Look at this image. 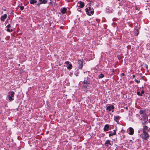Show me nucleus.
<instances>
[{
	"label": "nucleus",
	"mask_w": 150,
	"mask_h": 150,
	"mask_svg": "<svg viewBox=\"0 0 150 150\" xmlns=\"http://www.w3.org/2000/svg\"><path fill=\"white\" fill-rule=\"evenodd\" d=\"M136 30L137 31V35H138V34H139V30H138V29H136Z\"/></svg>",
	"instance_id": "32"
},
{
	"label": "nucleus",
	"mask_w": 150,
	"mask_h": 150,
	"mask_svg": "<svg viewBox=\"0 0 150 150\" xmlns=\"http://www.w3.org/2000/svg\"><path fill=\"white\" fill-rule=\"evenodd\" d=\"M98 77L99 79H101L104 77V75L102 73L99 74Z\"/></svg>",
	"instance_id": "19"
},
{
	"label": "nucleus",
	"mask_w": 150,
	"mask_h": 150,
	"mask_svg": "<svg viewBox=\"0 0 150 150\" xmlns=\"http://www.w3.org/2000/svg\"><path fill=\"white\" fill-rule=\"evenodd\" d=\"M41 4H42L40 2H39V3H38L36 5L37 6H40Z\"/></svg>",
	"instance_id": "31"
},
{
	"label": "nucleus",
	"mask_w": 150,
	"mask_h": 150,
	"mask_svg": "<svg viewBox=\"0 0 150 150\" xmlns=\"http://www.w3.org/2000/svg\"><path fill=\"white\" fill-rule=\"evenodd\" d=\"M83 60H79L78 61L77 63L79 64V68L82 69L83 67Z\"/></svg>",
	"instance_id": "6"
},
{
	"label": "nucleus",
	"mask_w": 150,
	"mask_h": 150,
	"mask_svg": "<svg viewBox=\"0 0 150 150\" xmlns=\"http://www.w3.org/2000/svg\"><path fill=\"white\" fill-rule=\"evenodd\" d=\"M11 93V94L10 95L11 96V97H14V95L15 94V93L14 91H12V92H11V91H10L9 93Z\"/></svg>",
	"instance_id": "21"
},
{
	"label": "nucleus",
	"mask_w": 150,
	"mask_h": 150,
	"mask_svg": "<svg viewBox=\"0 0 150 150\" xmlns=\"http://www.w3.org/2000/svg\"><path fill=\"white\" fill-rule=\"evenodd\" d=\"M110 132H106V133H110Z\"/></svg>",
	"instance_id": "38"
},
{
	"label": "nucleus",
	"mask_w": 150,
	"mask_h": 150,
	"mask_svg": "<svg viewBox=\"0 0 150 150\" xmlns=\"http://www.w3.org/2000/svg\"><path fill=\"white\" fill-rule=\"evenodd\" d=\"M137 94L138 96H142V94H141L140 92L139 91H137Z\"/></svg>",
	"instance_id": "23"
},
{
	"label": "nucleus",
	"mask_w": 150,
	"mask_h": 150,
	"mask_svg": "<svg viewBox=\"0 0 150 150\" xmlns=\"http://www.w3.org/2000/svg\"><path fill=\"white\" fill-rule=\"evenodd\" d=\"M117 0V1H120V0Z\"/></svg>",
	"instance_id": "39"
},
{
	"label": "nucleus",
	"mask_w": 150,
	"mask_h": 150,
	"mask_svg": "<svg viewBox=\"0 0 150 150\" xmlns=\"http://www.w3.org/2000/svg\"><path fill=\"white\" fill-rule=\"evenodd\" d=\"M140 114H144V111L142 110H140Z\"/></svg>",
	"instance_id": "26"
},
{
	"label": "nucleus",
	"mask_w": 150,
	"mask_h": 150,
	"mask_svg": "<svg viewBox=\"0 0 150 150\" xmlns=\"http://www.w3.org/2000/svg\"><path fill=\"white\" fill-rule=\"evenodd\" d=\"M64 64H65L64 66L67 67L68 69H71L72 68V65L69 62L66 61L65 62Z\"/></svg>",
	"instance_id": "4"
},
{
	"label": "nucleus",
	"mask_w": 150,
	"mask_h": 150,
	"mask_svg": "<svg viewBox=\"0 0 150 150\" xmlns=\"http://www.w3.org/2000/svg\"><path fill=\"white\" fill-rule=\"evenodd\" d=\"M106 107V110H108L109 111H111L112 109L114 110L115 108L113 105H107Z\"/></svg>",
	"instance_id": "8"
},
{
	"label": "nucleus",
	"mask_w": 150,
	"mask_h": 150,
	"mask_svg": "<svg viewBox=\"0 0 150 150\" xmlns=\"http://www.w3.org/2000/svg\"><path fill=\"white\" fill-rule=\"evenodd\" d=\"M142 88H143V87H142Z\"/></svg>",
	"instance_id": "43"
},
{
	"label": "nucleus",
	"mask_w": 150,
	"mask_h": 150,
	"mask_svg": "<svg viewBox=\"0 0 150 150\" xmlns=\"http://www.w3.org/2000/svg\"><path fill=\"white\" fill-rule=\"evenodd\" d=\"M97 19H96V21H97Z\"/></svg>",
	"instance_id": "41"
},
{
	"label": "nucleus",
	"mask_w": 150,
	"mask_h": 150,
	"mask_svg": "<svg viewBox=\"0 0 150 150\" xmlns=\"http://www.w3.org/2000/svg\"><path fill=\"white\" fill-rule=\"evenodd\" d=\"M124 108L125 109L127 110H128V108L127 107H126L125 108Z\"/></svg>",
	"instance_id": "35"
},
{
	"label": "nucleus",
	"mask_w": 150,
	"mask_h": 150,
	"mask_svg": "<svg viewBox=\"0 0 150 150\" xmlns=\"http://www.w3.org/2000/svg\"><path fill=\"white\" fill-rule=\"evenodd\" d=\"M134 129L132 127H129L127 129L128 132L131 135H132L134 134Z\"/></svg>",
	"instance_id": "7"
},
{
	"label": "nucleus",
	"mask_w": 150,
	"mask_h": 150,
	"mask_svg": "<svg viewBox=\"0 0 150 150\" xmlns=\"http://www.w3.org/2000/svg\"><path fill=\"white\" fill-rule=\"evenodd\" d=\"M111 74L112 75L114 74V69H112L111 70Z\"/></svg>",
	"instance_id": "28"
},
{
	"label": "nucleus",
	"mask_w": 150,
	"mask_h": 150,
	"mask_svg": "<svg viewBox=\"0 0 150 150\" xmlns=\"http://www.w3.org/2000/svg\"><path fill=\"white\" fill-rule=\"evenodd\" d=\"M79 83L80 84H81L83 85V88H84L85 89H88V85L90 84H91V83H86V82H83L82 81H81Z\"/></svg>",
	"instance_id": "3"
},
{
	"label": "nucleus",
	"mask_w": 150,
	"mask_h": 150,
	"mask_svg": "<svg viewBox=\"0 0 150 150\" xmlns=\"http://www.w3.org/2000/svg\"><path fill=\"white\" fill-rule=\"evenodd\" d=\"M6 31L8 32H11L13 31V30L10 29L9 28H7L6 29Z\"/></svg>",
	"instance_id": "22"
},
{
	"label": "nucleus",
	"mask_w": 150,
	"mask_h": 150,
	"mask_svg": "<svg viewBox=\"0 0 150 150\" xmlns=\"http://www.w3.org/2000/svg\"><path fill=\"white\" fill-rule=\"evenodd\" d=\"M142 124L143 126L146 125V121H144V122H142Z\"/></svg>",
	"instance_id": "27"
},
{
	"label": "nucleus",
	"mask_w": 150,
	"mask_h": 150,
	"mask_svg": "<svg viewBox=\"0 0 150 150\" xmlns=\"http://www.w3.org/2000/svg\"><path fill=\"white\" fill-rule=\"evenodd\" d=\"M11 27V25L10 24H9L8 25H7L6 27L7 28H10Z\"/></svg>",
	"instance_id": "30"
},
{
	"label": "nucleus",
	"mask_w": 150,
	"mask_h": 150,
	"mask_svg": "<svg viewBox=\"0 0 150 150\" xmlns=\"http://www.w3.org/2000/svg\"><path fill=\"white\" fill-rule=\"evenodd\" d=\"M144 93V91L143 90H142L141 91V94H142V95H143Z\"/></svg>",
	"instance_id": "25"
},
{
	"label": "nucleus",
	"mask_w": 150,
	"mask_h": 150,
	"mask_svg": "<svg viewBox=\"0 0 150 150\" xmlns=\"http://www.w3.org/2000/svg\"><path fill=\"white\" fill-rule=\"evenodd\" d=\"M105 146H108V145H110V146H112V144L110 142V141L109 140H108L106 141V142L105 143Z\"/></svg>",
	"instance_id": "13"
},
{
	"label": "nucleus",
	"mask_w": 150,
	"mask_h": 150,
	"mask_svg": "<svg viewBox=\"0 0 150 150\" xmlns=\"http://www.w3.org/2000/svg\"><path fill=\"white\" fill-rule=\"evenodd\" d=\"M29 1L30 4H31L34 5L36 4L37 2V1L36 0H29Z\"/></svg>",
	"instance_id": "14"
},
{
	"label": "nucleus",
	"mask_w": 150,
	"mask_h": 150,
	"mask_svg": "<svg viewBox=\"0 0 150 150\" xmlns=\"http://www.w3.org/2000/svg\"><path fill=\"white\" fill-rule=\"evenodd\" d=\"M8 97L9 100L11 101L13 100H14V98H13V97H11L10 95H9Z\"/></svg>",
	"instance_id": "20"
},
{
	"label": "nucleus",
	"mask_w": 150,
	"mask_h": 150,
	"mask_svg": "<svg viewBox=\"0 0 150 150\" xmlns=\"http://www.w3.org/2000/svg\"><path fill=\"white\" fill-rule=\"evenodd\" d=\"M85 11L87 14L89 16H91V14L93 15L94 13V9L89 6L85 9Z\"/></svg>",
	"instance_id": "2"
},
{
	"label": "nucleus",
	"mask_w": 150,
	"mask_h": 150,
	"mask_svg": "<svg viewBox=\"0 0 150 150\" xmlns=\"http://www.w3.org/2000/svg\"><path fill=\"white\" fill-rule=\"evenodd\" d=\"M40 2H41L42 4H46L47 2V0H39Z\"/></svg>",
	"instance_id": "17"
},
{
	"label": "nucleus",
	"mask_w": 150,
	"mask_h": 150,
	"mask_svg": "<svg viewBox=\"0 0 150 150\" xmlns=\"http://www.w3.org/2000/svg\"><path fill=\"white\" fill-rule=\"evenodd\" d=\"M149 128L146 125L143 126V129H141L139 130L138 131V133H140V132H142L143 131L146 132V131H149Z\"/></svg>",
	"instance_id": "5"
},
{
	"label": "nucleus",
	"mask_w": 150,
	"mask_h": 150,
	"mask_svg": "<svg viewBox=\"0 0 150 150\" xmlns=\"http://www.w3.org/2000/svg\"><path fill=\"white\" fill-rule=\"evenodd\" d=\"M145 67L146 69H148V66L147 65H146V64H145Z\"/></svg>",
	"instance_id": "33"
},
{
	"label": "nucleus",
	"mask_w": 150,
	"mask_h": 150,
	"mask_svg": "<svg viewBox=\"0 0 150 150\" xmlns=\"http://www.w3.org/2000/svg\"><path fill=\"white\" fill-rule=\"evenodd\" d=\"M140 136L142 139L145 140H147L150 137L148 133L145 131H143L142 133L140 134Z\"/></svg>",
	"instance_id": "1"
},
{
	"label": "nucleus",
	"mask_w": 150,
	"mask_h": 150,
	"mask_svg": "<svg viewBox=\"0 0 150 150\" xmlns=\"http://www.w3.org/2000/svg\"><path fill=\"white\" fill-rule=\"evenodd\" d=\"M67 11V9L65 8H63L61 10V12L63 14L65 13Z\"/></svg>",
	"instance_id": "15"
},
{
	"label": "nucleus",
	"mask_w": 150,
	"mask_h": 150,
	"mask_svg": "<svg viewBox=\"0 0 150 150\" xmlns=\"http://www.w3.org/2000/svg\"><path fill=\"white\" fill-rule=\"evenodd\" d=\"M118 58L119 59L120 58H119V57H118Z\"/></svg>",
	"instance_id": "42"
},
{
	"label": "nucleus",
	"mask_w": 150,
	"mask_h": 150,
	"mask_svg": "<svg viewBox=\"0 0 150 150\" xmlns=\"http://www.w3.org/2000/svg\"><path fill=\"white\" fill-rule=\"evenodd\" d=\"M88 83H91L90 81V79L88 77H87L86 78H85L84 81H83Z\"/></svg>",
	"instance_id": "11"
},
{
	"label": "nucleus",
	"mask_w": 150,
	"mask_h": 150,
	"mask_svg": "<svg viewBox=\"0 0 150 150\" xmlns=\"http://www.w3.org/2000/svg\"><path fill=\"white\" fill-rule=\"evenodd\" d=\"M7 17V15L6 14H4L3 16H2L1 17V21H4Z\"/></svg>",
	"instance_id": "12"
},
{
	"label": "nucleus",
	"mask_w": 150,
	"mask_h": 150,
	"mask_svg": "<svg viewBox=\"0 0 150 150\" xmlns=\"http://www.w3.org/2000/svg\"><path fill=\"white\" fill-rule=\"evenodd\" d=\"M109 128V126L108 124L105 125L103 128V130L104 132L108 131Z\"/></svg>",
	"instance_id": "9"
},
{
	"label": "nucleus",
	"mask_w": 150,
	"mask_h": 150,
	"mask_svg": "<svg viewBox=\"0 0 150 150\" xmlns=\"http://www.w3.org/2000/svg\"><path fill=\"white\" fill-rule=\"evenodd\" d=\"M24 9V7L23 6H22L20 7V10L22 11Z\"/></svg>",
	"instance_id": "29"
},
{
	"label": "nucleus",
	"mask_w": 150,
	"mask_h": 150,
	"mask_svg": "<svg viewBox=\"0 0 150 150\" xmlns=\"http://www.w3.org/2000/svg\"><path fill=\"white\" fill-rule=\"evenodd\" d=\"M120 117L119 116H114V120L117 122H119L118 120L120 118Z\"/></svg>",
	"instance_id": "16"
},
{
	"label": "nucleus",
	"mask_w": 150,
	"mask_h": 150,
	"mask_svg": "<svg viewBox=\"0 0 150 150\" xmlns=\"http://www.w3.org/2000/svg\"><path fill=\"white\" fill-rule=\"evenodd\" d=\"M124 131L123 130H122L121 131L122 132V133H123L124 132Z\"/></svg>",
	"instance_id": "37"
},
{
	"label": "nucleus",
	"mask_w": 150,
	"mask_h": 150,
	"mask_svg": "<svg viewBox=\"0 0 150 150\" xmlns=\"http://www.w3.org/2000/svg\"><path fill=\"white\" fill-rule=\"evenodd\" d=\"M125 74L124 73H122L121 74V76H125Z\"/></svg>",
	"instance_id": "34"
},
{
	"label": "nucleus",
	"mask_w": 150,
	"mask_h": 150,
	"mask_svg": "<svg viewBox=\"0 0 150 150\" xmlns=\"http://www.w3.org/2000/svg\"><path fill=\"white\" fill-rule=\"evenodd\" d=\"M134 81H135V82H137L138 83H139L140 82V81L138 80H137L136 79H135Z\"/></svg>",
	"instance_id": "24"
},
{
	"label": "nucleus",
	"mask_w": 150,
	"mask_h": 150,
	"mask_svg": "<svg viewBox=\"0 0 150 150\" xmlns=\"http://www.w3.org/2000/svg\"><path fill=\"white\" fill-rule=\"evenodd\" d=\"M78 4H80V5L79 6V7L80 8H83L84 6V3L81 1H79L78 2Z\"/></svg>",
	"instance_id": "10"
},
{
	"label": "nucleus",
	"mask_w": 150,
	"mask_h": 150,
	"mask_svg": "<svg viewBox=\"0 0 150 150\" xmlns=\"http://www.w3.org/2000/svg\"><path fill=\"white\" fill-rule=\"evenodd\" d=\"M114 132L113 133H110L109 135V137H110L111 136H112L113 135H115L116 134V131L115 130H114Z\"/></svg>",
	"instance_id": "18"
},
{
	"label": "nucleus",
	"mask_w": 150,
	"mask_h": 150,
	"mask_svg": "<svg viewBox=\"0 0 150 150\" xmlns=\"http://www.w3.org/2000/svg\"><path fill=\"white\" fill-rule=\"evenodd\" d=\"M132 77H133V78H135V75H133V76H132Z\"/></svg>",
	"instance_id": "36"
},
{
	"label": "nucleus",
	"mask_w": 150,
	"mask_h": 150,
	"mask_svg": "<svg viewBox=\"0 0 150 150\" xmlns=\"http://www.w3.org/2000/svg\"><path fill=\"white\" fill-rule=\"evenodd\" d=\"M123 1V0H122V1H121V2H122V1Z\"/></svg>",
	"instance_id": "40"
}]
</instances>
